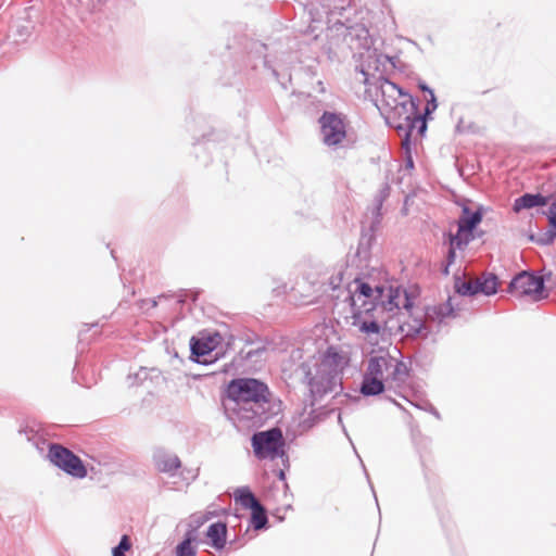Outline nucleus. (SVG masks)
<instances>
[{"label": "nucleus", "instance_id": "obj_6", "mask_svg": "<svg viewBox=\"0 0 556 556\" xmlns=\"http://www.w3.org/2000/svg\"><path fill=\"white\" fill-rule=\"evenodd\" d=\"M482 213L480 210L471 212L468 207L463 208V214L457 222V232L448 235L447 264L444 274H448V266L455 261L456 250H463L472 239L473 229L481 223Z\"/></svg>", "mask_w": 556, "mask_h": 556}, {"label": "nucleus", "instance_id": "obj_15", "mask_svg": "<svg viewBox=\"0 0 556 556\" xmlns=\"http://www.w3.org/2000/svg\"><path fill=\"white\" fill-rule=\"evenodd\" d=\"M206 538L210 545L216 551H222L227 541V526L224 522L212 523L207 531Z\"/></svg>", "mask_w": 556, "mask_h": 556}, {"label": "nucleus", "instance_id": "obj_1", "mask_svg": "<svg viewBox=\"0 0 556 556\" xmlns=\"http://www.w3.org/2000/svg\"><path fill=\"white\" fill-rule=\"evenodd\" d=\"M380 93L381 106L388 114V118L400 134H404L403 146H407L412 139L415 141L420 139L427 129V123L414 102L409 99L400 101L406 96L388 79L380 84Z\"/></svg>", "mask_w": 556, "mask_h": 556}, {"label": "nucleus", "instance_id": "obj_10", "mask_svg": "<svg viewBox=\"0 0 556 556\" xmlns=\"http://www.w3.org/2000/svg\"><path fill=\"white\" fill-rule=\"evenodd\" d=\"M508 292L517 298L528 296L533 301H539L545 298L544 281L542 277L522 271L510 281Z\"/></svg>", "mask_w": 556, "mask_h": 556}, {"label": "nucleus", "instance_id": "obj_16", "mask_svg": "<svg viewBox=\"0 0 556 556\" xmlns=\"http://www.w3.org/2000/svg\"><path fill=\"white\" fill-rule=\"evenodd\" d=\"M386 389L387 387L383 384V381L377 380V378L369 376V374L365 371L361 386V393L363 395H378L381 394Z\"/></svg>", "mask_w": 556, "mask_h": 556}, {"label": "nucleus", "instance_id": "obj_5", "mask_svg": "<svg viewBox=\"0 0 556 556\" xmlns=\"http://www.w3.org/2000/svg\"><path fill=\"white\" fill-rule=\"evenodd\" d=\"M384 286L372 285L364 278H355L348 285L351 311L374 312L384 298Z\"/></svg>", "mask_w": 556, "mask_h": 556}, {"label": "nucleus", "instance_id": "obj_12", "mask_svg": "<svg viewBox=\"0 0 556 556\" xmlns=\"http://www.w3.org/2000/svg\"><path fill=\"white\" fill-rule=\"evenodd\" d=\"M223 343V337L215 332L212 334H202L200 338H191L190 345L192 355L200 363H208L206 356L215 351Z\"/></svg>", "mask_w": 556, "mask_h": 556}, {"label": "nucleus", "instance_id": "obj_14", "mask_svg": "<svg viewBox=\"0 0 556 556\" xmlns=\"http://www.w3.org/2000/svg\"><path fill=\"white\" fill-rule=\"evenodd\" d=\"M380 304L386 311H393L400 307L409 311L413 307V302L407 292L401 288L392 287L386 288L384 298H382Z\"/></svg>", "mask_w": 556, "mask_h": 556}, {"label": "nucleus", "instance_id": "obj_17", "mask_svg": "<svg viewBox=\"0 0 556 556\" xmlns=\"http://www.w3.org/2000/svg\"><path fill=\"white\" fill-rule=\"evenodd\" d=\"M477 288H479V292L485 295H492L497 292L500 287L498 279L493 274L482 275L480 278L476 279Z\"/></svg>", "mask_w": 556, "mask_h": 556}, {"label": "nucleus", "instance_id": "obj_26", "mask_svg": "<svg viewBox=\"0 0 556 556\" xmlns=\"http://www.w3.org/2000/svg\"><path fill=\"white\" fill-rule=\"evenodd\" d=\"M279 476H280L281 479H283V477H285L283 471H280Z\"/></svg>", "mask_w": 556, "mask_h": 556}, {"label": "nucleus", "instance_id": "obj_2", "mask_svg": "<svg viewBox=\"0 0 556 556\" xmlns=\"http://www.w3.org/2000/svg\"><path fill=\"white\" fill-rule=\"evenodd\" d=\"M227 397L235 403L232 410L239 419L253 420L264 413L265 404L270 402V392L266 383L254 378H238L227 386Z\"/></svg>", "mask_w": 556, "mask_h": 556}, {"label": "nucleus", "instance_id": "obj_13", "mask_svg": "<svg viewBox=\"0 0 556 556\" xmlns=\"http://www.w3.org/2000/svg\"><path fill=\"white\" fill-rule=\"evenodd\" d=\"M348 323L351 327L356 328L368 339H371L374 336L377 337L381 332V327L375 319L372 312L364 309L351 311V316L348 317Z\"/></svg>", "mask_w": 556, "mask_h": 556}, {"label": "nucleus", "instance_id": "obj_8", "mask_svg": "<svg viewBox=\"0 0 556 556\" xmlns=\"http://www.w3.org/2000/svg\"><path fill=\"white\" fill-rule=\"evenodd\" d=\"M323 142L328 147H339L348 138L349 123L341 114L324 112L319 118Z\"/></svg>", "mask_w": 556, "mask_h": 556}, {"label": "nucleus", "instance_id": "obj_4", "mask_svg": "<svg viewBox=\"0 0 556 556\" xmlns=\"http://www.w3.org/2000/svg\"><path fill=\"white\" fill-rule=\"evenodd\" d=\"M366 372L383 381L389 390L400 388L408 378V368L405 363L390 355L370 357Z\"/></svg>", "mask_w": 556, "mask_h": 556}, {"label": "nucleus", "instance_id": "obj_25", "mask_svg": "<svg viewBox=\"0 0 556 556\" xmlns=\"http://www.w3.org/2000/svg\"><path fill=\"white\" fill-rule=\"evenodd\" d=\"M341 283H342V274L341 273L331 276L329 279V286H330L331 290H337L338 288H340Z\"/></svg>", "mask_w": 556, "mask_h": 556}, {"label": "nucleus", "instance_id": "obj_22", "mask_svg": "<svg viewBox=\"0 0 556 556\" xmlns=\"http://www.w3.org/2000/svg\"><path fill=\"white\" fill-rule=\"evenodd\" d=\"M131 548V542L127 534L123 535L119 544L113 548L112 556H125V553Z\"/></svg>", "mask_w": 556, "mask_h": 556}, {"label": "nucleus", "instance_id": "obj_18", "mask_svg": "<svg viewBox=\"0 0 556 556\" xmlns=\"http://www.w3.org/2000/svg\"><path fill=\"white\" fill-rule=\"evenodd\" d=\"M156 468L163 472H170L180 467V460L175 455L161 454L155 458Z\"/></svg>", "mask_w": 556, "mask_h": 556}, {"label": "nucleus", "instance_id": "obj_7", "mask_svg": "<svg viewBox=\"0 0 556 556\" xmlns=\"http://www.w3.org/2000/svg\"><path fill=\"white\" fill-rule=\"evenodd\" d=\"M251 443L258 459H275L285 454V438L279 428L254 433Z\"/></svg>", "mask_w": 556, "mask_h": 556}, {"label": "nucleus", "instance_id": "obj_21", "mask_svg": "<svg viewBox=\"0 0 556 556\" xmlns=\"http://www.w3.org/2000/svg\"><path fill=\"white\" fill-rule=\"evenodd\" d=\"M195 536L192 532H188L186 539L177 545L176 556H195V547L193 542Z\"/></svg>", "mask_w": 556, "mask_h": 556}, {"label": "nucleus", "instance_id": "obj_11", "mask_svg": "<svg viewBox=\"0 0 556 556\" xmlns=\"http://www.w3.org/2000/svg\"><path fill=\"white\" fill-rule=\"evenodd\" d=\"M549 205L547 218L553 227H556V201L553 197H543L541 194H523L515 200L514 211L519 212L523 208H531L534 206Z\"/></svg>", "mask_w": 556, "mask_h": 556}, {"label": "nucleus", "instance_id": "obj_19", "mask_svg": "<svg viewBox=\"0 0 556 556\" xmlns=\"http://www.w3.org/2000/svg\"><path fill=\"white\" fill-rule=\"evenodd\" d=\"M235 500L239 503L243 508H253L260 502L256 500L254 494L250 491L249 488H240L235 491Z\"/></svg>", "mask_w": 556, "mask_h": 556}, {"label": "nucleus", "instance_id": "obj_9", "mask_svg": "<svg viewBox=\"0 0 556 556\" xmlns=\"http://www.w3.org/2000/svg\"><path fill=\"white\" fill-rule=\"evenodd\" d=\"M50 460L67 475L83 479L87 476V469L83 460L68 448L52 444L49 448Z\"/></svg>", "mask_w": 556, "mask_h": 556}, {"label": "nucleus", "instance_id": "obj_23", "mask_svg": "<svg viewBox=\"0 0 556 556\" xmlns=\"http://www.w3.org/2000/svg\"><path fill=\"white\" fill-rule=\"evenodd\" d=\"M477 287H478V285H476V279L469 280L467 282H463L458 287V292L463 295H473V294L479 293V288H477Z\"/></svg>", "mask_w": 556, "mask_h": 556}, {"label": "nucleus", "instance_id": "obj_20", "mask_svg": "<svg viewBox=\"0 0 556 556\" xmlns=\"http://www.w3.org/2000/svg\"><path fill=\"white\" fill-rule=\"evenodd\" d=\"M267 521L266 510L260 503L251 508V525L255 530L263 529Z\"/></svg>", "mask_w": 556, "mask_h": 556}, {"label": "nucleus", "instance_id": "obj_3", "mask_svg": "<svg viewBox=\"0 0 556 556\" xmlns=\"http://www.w3.org/2000/svg\"><path fill=\"white\" fill-rule=\"evenodd\" d=\"M346 351L329 346L323 354L314 375L308 374V386L315 394L323 395L336 390L342 371L350 364Z\"/></svg>", "mask_w": 556, "mask_h": 556}, {"label": "nucleus", "instance_id": "obj_24", "mask_svg": "<svg viewBox=\"0 0 556 556\" xmlns=\"http://www.w3.org/2000/svg\"><path fill=\"white\" fill-rule=\"evenodd\" d=\"M428 91L430 94V99L427 101V106L425 110L426 115L430 114L432 111H434L437 109V103H435V98H434L433 91L432 90H428Z\"/></svg>", "mask_w": 556, "mask_h": 556}]
</instances>
